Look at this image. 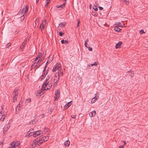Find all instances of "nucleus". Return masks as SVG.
<instances>
[{
    "label": "nucleus",
    "mask_w": 148,
    "mask_h": 148,
    "mask_svg": "<svg viewBox=\"0 0 148 148\" xmlns=\"http://www.w3.org/2000/svg\"><path fill=\"white\" fill-rule=\"evenodd\" d=\"M1 114H2L1 117V121H3L5 117L7 115V110L4 106L1 107Z\"/></svg>",
    "instance_id": "1"
},
{
    "label": "nucleus",
    "mask_w": 148,
    "mask_h": 148,
    "mask_svg": "<svg viewBox=\"0 0 148 148\" xmlns=\"http://www.w3.org/2000/svg\"><path fill=\"white\" fill-rule=\"evenodd\" d=\"M52 79V77L51 75H48L47 76L46 79L44 83L42 84V87L43 88H46V84H45V83H46V82H49L51 81Z\"/></svg>",
    "instance_id": "2"
},
{
    "label": "nucleus",
    "mask_w": 148,
    "mask_h": 148,
    "mask_svg": "<svg viewBox=\"0 0 148 148\" xmlns=\"http://www.w3.org/2000/svg\"><path fill=\"white\" fill-rule=\"evenodd\" d=\"M18 89H15L13 92V95L14 96L13 100V102H14L17 100V99L18 95Z\"/></svg>",
    "instance_id": "3"
},
{
    "label": "nucleus",
    "mask_w": 148,
    "mask_h": 148,
    "mask_svg": "<svg viewBox=\"0 0 148 148\" xmlns=\"http://www.w3.org/2000/svg\"><path fill=\"white\" fill-rule=\"evenodd\" d=\"M60 65V64L57 63L56 65L53 68L52 71L54 72H56L57 71H58V70H60L61 66Z\"/></svg>",
    "instance_id": "4"
},
{
    "label": "nucleus",
    "mask_w": 148,
    "mask_h": 148,
    "mask_svg": "<svg viewBox=\"0 0 148 148\" xmlns=\"http://www.w3.org/2000/svg\"><path fill=\"white\" fill-rule=\"evenodd\" d=\"M46 84V88H43L44 91L48 90L51 88L52 86V84L51 82H46V83L45 84Z\"/></svg>",
    "instance_id": "5"
},
{
    "label": "nucleus",
    "mask_w": 148,
    "mask_h": 148,
    "mask_svg": "<svg viewBox=\"0 0 148 148\" xmlns=\"http://www.w3.org/2000/svg\"><path fill=\"white\" fill-rule=\"evenodd\" d=\"M59 76L57 73H55L54 78V85L55 86L56 85L59 79Z\"/></svg>",
    "instance_id": "6"
},
{
    "label": "nucleus",
    "mask_w": 148,
    "mask_h": 148,
    "mask_svg": "<svg viewBox=\"0 0 148 148\" xmlns=\"http://www.w3.org/2000/svg\"><path fill=\"white\" fill-rule=\"evenodd\" d=\"M47 25V22L46 20H45L42 21V23L40 25V27L42 30L44 29L45 27Z\"/></svg>",
    "instance_id": "7"
},
{
    "label": "nucleus",
    "mask_w": 148,
    "mask_h": 148,
    "mask_svg": "<svg viewBox=\"0 0 148 148\" xmlns=\"http://www.w3.org/2000/svg\"><path fill=\"white\" fill-rule=\"evenodd\" d=\"M42 56V53H39L38 56L36 57V58L35 60H34V64H35V63H37L40 60H38V59L40 58V57Z\"/></svg>",
    "instance_id": "8"
},
{
    "label": "nucleus",
    "mask_w": 148,
    "mask_h": 148,
    "mask_svg": "<svg viewBox=\"0 0 148 148\" xmlns=\"http://www.w3.org/2000/svg\"><path fill=\"white\" fill-rule=\"evenodd\" d=\"M48 69L47 70H44L43 72L42 75V78H41V80H42L45 77V76L48 73Z\"/></svg>",
    "instance_id": "9"
},
{
    "label": "nucleus",
    "mask_w": 148,
    "mask_h": 148,
    "mask_svg": "<svg viewBox=\"0 0 148 148\" xmlns=\"http://www.w3.org/2000/svg\"><path fill=\"white\" fill-rule=\"evenodd\" d=\"M42 132L40 130L34 132L33 134L34 137H36L41 134Z\"/></svg>",
    "instance_id": "10"
},
{
    "label": "nucleus",
    "mask_w": 148,
    "mask_h": 148,
    "mask_svg": "<svg viewBox=\"0 0 148 148\" xmlns=\"http://www.w3.org/2000/svg\"><path fill=\"white\" fill-rule=\"evenodd\" d=\"M55 100H57L60 96V93L59 92L58 90H56V92L55 94Z\"/></svg>",
    "instance_id": "11"
},
{
    "label": "nucleus",
    "mask_w": 148,
    "mask_h": 148,
    "mask_svg": "<svg viewBox=\"0 0 148 148\" xmlns=\"http://www.w3.org/2000/svg\"><path fill=\"white\" fill-rule=\"evenodd\" d=\"M20 144V142L19 141H16L15 142H12V143H11V145H13V146H14L15 147L16 146H18Z\"/></svg>",
    "instance_id": "12"
},
{
    "label": "nucleus",
    "mask_w": 148,
    "mask_h": 148,
    "mask_svg": "<svg viewBox=\"0 0 148 148\" xmlns=\"http://www.w3.org/2000/svg\"><path fill=\"white\" fill-rule=\"evenodd\" d=\"M42 138H43V136L42 135L40 136V137L37 138L34 140L37 143L38 142H39V141L43 140Z\"/></svg>",
    "instance_id": "13"
},
{
    "label": "nucleus",
    "mask_w": 148,
    "mask_h": 148,
    "mask_svg": "<svg viewBox=\"0 0 148 148\" xmlns=\"http://www.w3.org/2000/svg\"><path fill=\"white\" fill-rule=\"evenodd\" d=\"M28 9V7L27 6H24V7L23 8V10L21 11V12L22 11V13L23 12H24V14H25L27 12Z\"/></svg>",
    "instance_id": "14"
},
{
    "label": "nucleus",
    "mask_w": 148,
    "mask_h": 148,
    "mask_svg": "<svg viewBox=\"0 0 148 148\" xmlns=\"http://www.w3.org/2000/svg\"><path fill=\"white\" fill-rule=\"evenodd\" d=\"M56 73H57L58 75L59 76H60V74L62 76L63 75V71L61 67L60 70H58L57 71V72Z\"/></svg>",
    "instance_id": "15"
},
{
    "label": "nucleus",
    "mask_w": 148,
    "mask_h": 148,
    "mask_svg": "<svg viewBox=\"0 0 148 148\" xmlns=\"http://www.w3.org/2000/svg\"><path fill=\"white\" fill-rule=\"evenodd\" d=\"M9 127V126L8 125H6L4 126L3 128L4 133H5V132H6L8 130Z\"/></svg>",
    "instance_id": "16"
},
{
    "label": "nucleus",
    "mask_w": 148,
    "mask_h": 148,
    "mask_svg": "<svg viewBox=\"0 0 148 148\" xmlns=\"http://www.w3.org/2000/svg\"><path fill=\"white\" fill-rule=\"evenodd\" d=\"M37 143L34 140L32 142V143L31 145L30 146V148H33L36 147V146Z\"/></svg>",
    "instance_id": "17"
},
{
    "label": "nucleus",
    "mask_w": 148,
    "mask_h": 148,
    "mask_svg": "<svg viewBox=\"0 0 148 148\" xmlns=\"http://www.w3.org/2000/svg\"><path fill=\"white\" fill-rule=\"evenodd\" d=\"M42 90H44L43 89H42ZM43 91L44 92V91ZM44 93L42 91H41V90H38L37 92V94L38 95H39L40 96H42V95Z\"/></svg>",
    "instance_id": "18"
},
{
    "label": "nucleus",
    "mask_w": 148,
    "mask_h": 148,
    "mask_svg": "<svg viewBox=\"0 0 148 148\" xmlns=\"http://www.w3.org/2000/svg\"><path fill=\"white\" fill-rule=\"evenodd\" d=\"M122 43L121 42H119L118 43L116 44L115 48L117 49L121 47V46L122 45Z\"/></svg>",
    "instance_id": "19"
},
{
    "label": "nucleus",
    "mask_w": 148,
    "mask_h": 148,
    "mask_svg": "<svg viewBox=\"0 0 148 148\" xmlns=\"http://www.w3.org/2000/svg\"><path fill=\"white\" fill-rule=\"evenodd\" d=\"M96 114V112L95 111H93L90 113L89 115L91 117H93L95 116Z\"/></svg>",
    "instance_id": "20"
},
{
    "label": "nucleus",
    "mask_w": 148,
    "mask_h": 148,
    "mask_svg": "<svg viewBox=\"0 0 148 148\" xmlns=\"http://www.w3.org/2000/svg\"><path fill=\"white\" fill-rule=\"evenodd\" d=\"M26 42L27 40H25L22 43V44L21 45L20 47V48L21 49H23V48L26 44Z\"/></svg>",
    "instance_id": "21"
},
{
    "label": "nucleus",
    "mask_w": 148,
    "mask_h": 148,
    "mask_svg": "<svg viewBox=\"0 0 148 148\" xmlns=\"http://www.w3.org/2000/svg\"><path fill=\"white\" fill-rule=\"evenodd\" d=\"M33 132H34L33 129H31L28 132L27 134H28V136L29 137L31 136L32 135L30 134L32 133Z\"/></svg>",
    "instance_id": "22"
},
{
    "label": "nucleus",
    "mask_w": 148,
    "mask_h": 148,
    "mask_svg": "<svg viewBox=\"0 0 148 148\" xmlns=\"http://www.w3.org/2000/svg\"><path fill=\"white\" fill-rule=\"evenodd\" d=\"M121 29L119 28L117 26L114 27V30L118 32H120L121 31Z\"/></svg>",
    "instance_id": "23"
},
{
    "label": "nucleus",
    "mask_w": 148,
    "mask_h": 148,
    "mask_svg": "<svg viewBox=\"0 0 148 148\" xmlns=\"http://www.w3.org/2000/svg\"><path fill=\"white\" fill-rule=\"evenodd\" d=\"M127 72L131 76L132 78L134 76V74L133 71L130 70L128 71Z\"/></svg>",
    "instance_id": "24"
},
{
    "label": "nucleus",
    "mask_w": 148,
    "mask_h": 148,
    "mask_svg": "<svg viewBox=\"0 0 148 148\" xmlns=\"http://www.w3.org/2000/svg\"><path fill=\"white\" fill-rule=\"evenodd\" d=\"M70 142L68 140L66 141L64 143L66 147H68L70 144Z\"/></svg>",
    "instance_id": "25"
},
{
    "label": "nucleus",
    "mask_w": 148,
    "mask_h": 148,
    "mask_svg": "<svg viewBox=\"0 0 148 148\" xmlns=\"http://www.w3.org/2000/svg\"><path fill=\"white\" fill-rule=\"evenodd\" d=\"M49 139V137L48 136H43V138H42L43 142H45L47 141Z\"/></svg>",
    "instance_id": "26"
},
{
    "label": "nucleus",
    "mask_w": 148,
    "mask_h": 148,
    "mask_svg": "<svg viewBox=\"0 0 148 148\" xmlns=\"http://www.w3.org/2000/svg\"><path fill=\"white\" fill-rule=\"evenodd\" d=\"M53 60V58L51 57V56H49L48 58V60L47 61V62H49V63Z\"/></svg>",
    "instance_id": "27"
},
{
    "label": "nucleus",
    "mask_w": 148,
    "mask_h": 148,
    "mask_svg": "<svg viewBox=\"0 0 148 148\" xmlns=\"http://www.w3.org/2000/svg\"><path fill=\"white\" fill-rule=\"evenodd\" d=\"M72 102V101H71L69 102H68V103H67L65 105V106L66 107V108H68L71 105V102Z\"/></svg>",
    "instance_id": "28"
},
{
    "label": "nucleus",
    "mask_w": 148,
    "mask_h": 148,
    "mask_svg": "<svg viewBox=\"0 0 148 148\" xmlns=\"http://www.w3.org/2000/svg\"><path fill=\"white\" fill-rule=\"evenodd\" d=\"M26 114H25V113H23L21 114V116H22V117L23 118V119H24L26 117Z\"/></svg>",
    "instance_id": "29"
},
{
    "label": "nucleus",
    "mask_w": 148,
    "mask_h": 148,
    "mask_svg": "<svg viewBox=\"0 0 148 148\" xmlns=\"http://www.w3.org/2000/svg\"><path fill=\"white\" fill-rule=\"evenodd\" d=\"M65 3H64L62 5H60V7L61 8V9H62L64 7H65ZM60 10H61V9H60Z\"/></svg>",
    "instance_id": "30"
},
{
    "label": "nucleus",
    "mask_w": 148,
    "mask_h": 148,
    "mask_svg": "<svg viewBox=\"0 0 148 148\" xmlns=\"http://www.w3.org/2000/svg\"><path fill=\"white\" fill-rule=\"evenodd\" d=\"M59 25L61 27H64L65 25V24L63 23H62L59 24Z\"/></svg>",
    "instance_id": "31"
},
{
    "label": "nucleus",
    "mask_w": 148,
    "mask_h": 148,
    "mask_svg": "<svg viewBox=\"0 0 148 148\" xmlns=\"http://www.w3.org/2000/svg\"><path fill=\"white\" fill-rule=\"evenodd\" d=\"M96 97V96H95V97L94 98H92V99L91 101V103H94L96 101L95 100H96V99L97 100V98H96L94 100H93V99Z\"/></svg>",
    "instance_id": "32"
},
{
    "label": "nucleus",
    "mask_w": 148,
    "mask_h": 148,
    "mask_svg": "<svg viewBox=\"0 0 148 148\" xmlns=\"http://www.w3.org/2000/svg\"><path fill=\"white\" fill-rule=\"evenodd\" d=\"M36 123V121L34 120H32L31 121L30 123L29 124L30 125L33 124H35Z\"/></svg>",
    "instance_id": "33"
},
{
    "label": "nucleus",
    "mask_w": 148,
    "mask_h": 148,
    "mask_svg": "<svg viewBox=\"0 0 148 148\" xmlns=\"http://www.w3.org/2000/svg\"><path fill=\"white\" fill-rule=\"evenodd\" d=\"M49 130V129L47 127H45V129H44V131L45 132H48Z\"/></svg>",
    "instance_id": "34"
},
{
    "label": "nucleus",
    "mask_w": 148,
    "mask_h": 148,
    "mask_svg": "<svg viewBox=\"0 0 148 148\" xmlns=\"http://www.w3.org/2000/svg\"><path fill=\"white\" fill-rule=\"evenodd\" d=\"M43 140L42 141H39V142H38V143L37 144L38 145H41V144L43 143Z\"/></svg>",
    "instance_id": "35"
},
{
    "label": "nucleus",
    "mask_w": 148,
    "mask_h": 148,
    "mask_svg": "<svg viewBox=\"0 0 148 148\" xmlns=\"http://www.w3.org/2000/svg\"><path fill=\"white\" fill-rule=\"evenodd\" d=\"M93 8L94 10L95 11H97L98 10V8H97L94 5L93 6Z\"/></svg>",
    "instance_id": "36"
},
{
    "label": "nucleus",
    "mask_w": 148,
    "mask_h": 148,
    "mask_svg": "<svg viewBox=\"0 0 148 148\" xmlns=\"http://www.w3.org/2000/svg\"><path fill=\"white\" fill-rule=\"evenodd\" d=\"M118 25L119 26L121 27H123V26L124 25L123 23L121 24V23H119Z\"/></svg>",
    "instance_id": "37"
},
{
    "label": "nucleus",
    "mask_w": 148,
    "mask_h": 148,
    "mask_svg": "<svg viewBox=\"0 0 148 148\" xmlns=\"http://www.w3.org/2000/svg\"><path fill=\"white\" fill-rule=\"evenodd\" d=\"M48 63H49V62H46V65L44 68V70H46V68L47 67V64Z\"/></svg>",
    "instance_id": "38"
},
{
    "label": "nucleus",
    "mask_w": 148,
    "mask_h": 148,
    "mask_svg": "<svg viewBox=\"0 0 148 148\" xmlns=\"http://www.w3.org/2000/svg\"><path fill=\"white\" fill-rule=\"evenodd\" d=\"M78 78L79 79V82H81V80H82V78H81V77H80L79 75L78 76Z\"/></svg>",
    "instance_id": "39"
},
{
    "label": "nucleus",
    "mask_w": 148,
    "mask_h": 148,
    "mask_svg": "<svg viewBox=\"0 0 148 148\" xmlns=\"http://www.w3.org/2000/svg\"><path fill=\"white\" fill-rule=\"evenodd\" d=\"M97 62H95L94 64H91L90 65L91 66H93L95 65H97L98 64Z\"/></svg>",
    "instance_id": "40"
},
{
    "label": "nucleus",
    "mask_w": 148,
    "mask_h": 148,
    "mask_svg": "<svg viewBox=\"0 0 148 148\" xmlns=\"http://www.w3.org/2000/svg\"><path fill=\"white\" fill-rule=\"evenodd\" d=\"M11 44L10 43H8L6 46V48L10 46Z\"/></svg>",
    "instance_id": "41"
},
{
    "label": "nucleus",
    "mask_w": 148,
    "mask_h": 148,
    "mask_svg": "<svg viewBox=\"0 0 148 148\" xmlns=\"http://www.w3.org/2000/svg\"><path fill=\"white\" fill-rule=\"evenodd\" d=\"M31 101V99L30 98H29L28 99L26 100V102L27 103H29Z\"/></svg>",
    "instance_id": "42"
},
{
    "label": "nucleus",
    "mask_w": 148,
    "mask_h": 148,
    "mask_svg": "<svg viewBox=\"0 0 148 148\" xmlns=\"http://www.w3.org/2000/svg\"><path fill=\"white\" fill-rule=\"evenodd\" d=\"M21 19H22V20H21V21H22V20H23V19H24V18H25V17H24V15H23V16H21Z\"/></svg>",
    "instance_id": "43"
},
{
    "label": "nucleus",
    "mask_w": 148,
    "mask_h": 148,
    "mask_svg": "<svg viewBox=\"0 0 148 148\" xmlns=\"http://www.w3.org/2000/svg\"><path fill=\"white\" fill-rule=\"evenodd\" d=\"M63 34H64L62 33L61 32H60L59 33V35L61 36H62Z\"/></svg>",
    "instance_id": "44"
},
{
    "label": "nucleus",
    "mask_w": 148,
    "mask_h": 148,
    "mask_svg": "<svg viewBox=\"0 0 148 148\" xmlns=\"http://www.w3.org/2000/svg\"><path fill=\"white\" fill-rule=\"evenodd\" d=\"M80 21L79 19L77 20V27L79 26V24L80 23Z\"/></svg>",
    "instance_id": "45"
},
{
    "label": "nucleus",
    "mask_w": 148,
    "mask_h": 148,
    "mask_svg": "<svg viewBox=\"0 0 148 148\" xmlns=\"http://www.w3.org/2000/svg\"><path fill=\"white\" fill-rule=\"evenodd\" d=\"M140 32V33L141 34H143V33H145V32H144V31L143 29H142Z\"/></svg>",
    "instance_id": "46"
},
{
    "label": "nucleus",
    "mask_w": 148,
    "mask_h": 148,
    "mask_svg": "<svg viewBox=\"0 0 148 148\" xmlns=\"http://www.w3.org/2000/svg\"><path fill=\"white\" fill-rule=\"evenodd\" d=\"M123 1L125 2V3L126 4H127V3H128V0H123Z\"/></svg>",
    "instance_id": "47"
},
{
    "label": "nucleus",
    "mask_w": 148,
    "mask_h": 148,
    "mask_svg": "<svg viewBox=\"0 0 148 148\" xmlns=\"http://www.w3.org/2000/svg\"><path fill=\"white\" fill-rule=\"evenodd\" d=\"M76 115H72L71 116V117L73 119H75V118H76Z\"/></svg>",
    "instance_id": "48"
},
{
    "label": "nucleus",
    "mask_w": 148,
    "mask_h": 148,
    "mask_svg": "<svg viewBox=\"0 0 148 148\" xmlns=\"http://www.w3.org/2000/svg\"><path fill=\"white\" fill-rule=\"evenodd\" d=\"M88 50L90 51H92V48L90 47H88Z\"/></svg>",
    "instance_id": "49"
},
{
    "label": "nucleus",
    "mask_w": 148,
    "mask_h": 148,
    "mask_svg": "<svg viewBox=\"0 0 148 148\" xmlns=\"http://www.w3.org/2000/svg\"><path fill=\"white\" fill-rule=\"evenodd\" d=\"M84 45L86 47H88L87 46V43L86 42H85Z\"/></svg>",
    "instance_id": "50"
},
{
    "label": "nucleus",
    "mask_w": 148,
    "mask_h": 148,
    "mask_svg": "<svg viewBox=\"0 0 148 148\" xmlns=\"http://www.w3.org/2000/svg\"><path fill=\"white\" fill-rule=\"evenodd\" d=\"M124 145H122L121 146L119 147V148H124Z\"/></svg>",
    "instance_id": "51"
},
{
    "label": "nucleus",
    "mask_w": 148,
    "mask_h": 148,
    "mask_svg": "<svg viewBox=\"0 0 148 148\" xmlns=\"http://www.w3.org/2000/svg\"><path fill=\"white\" fill-rule=\"evenodd\" d=\"M40 66V65L39 66H38L37 64H36V65H35V68L37 69H38V68Z\"/></svg>",
    "instance_id": "52"
},
{
    "label": "nucleus",
    "mask_w": 148,
    "mask_h": 148,
    "mask_svg": "<svg viewBox=\"0 0 148 148\" xmlns=\"http://www.w3.org/2000/svg\"><path fill=\"white\" fill-rule=\"evenodd\" d=\"M61 42L62 44H64V40H61Z\"/></svg>",
    "instance_id": "53"
},
{
    "label": "nucleus",
    "mask_w": 148,
    "mask_h": 148,
    "mask_svg": "<svg viewBox=\"0 0 148 148\" xmlns=\"http://www.w3.org/2000/svg\"><path fill=\"white\" fill-rule=\"evenodd\" d=\"M99 9L100 10H102L103 9V8L99 6Z\"/></svg>",
    "instance_id": "54"
},
{
    "label": "nucleus",
    "mask_w": 148,
    "mask_h": 148,
    "mask_svg": "<svg viewBox=\"0 0 148 148\" xmlns=\"http://www.w3.org/2000/svg\"><path fill=\"white\" fill-rule=\"evenodd\" d=\"M50 0H47V2L46 3V5H48L49 3V1Z\"/></svg>",
    "instance_id": "55"
},
{
    "label": "nucleus",
    "mask_w": 148,
    "mask_h": 148,
    "mask_svg": "<svg viewBox=\"0 0 148 148\" xmlns=\"http://www.w3.org/2000/svg\"><path fill=\"white\" fill-rule=\"evenodd\" d=\"M11 146L9 148H15V147L14 146H13V145H11Z\"/></svg>",
    "instance_id": "56"
},
{
    "label": "nucleus",
    "mask_w": 148,
    "mask_h": 148,
    "mask_svg": "<svg viewBox=\"0 0 148 148\" xmlns=\"http://www.w3.org/2000/svg\"><path fill=\"white\" fill-rule=\"evenodd\" d=\"M106 24V23H103V24H101V26H105V25Z\"/></svg>",
    "instance_id": "57"
},
{
    "label": "nucleus",
    "mask_w": 148,
    "mask_h": 148,
    "mask_svg": "<svg viewBox=\"0 0 148 148\" xmlns=\"http://www.w3.org/2000/svg\"><path fill=\"white\" fill-rule=\"evenodd\" d=\"M22 102L21 101H20L19 102L18 105H21L22 104Z\"/></svg>",
    "instance_id": "58"
},
{
    "label": "nucleus",
    "mask_w": 148,
    "mask_h": 148,
    "mask_svg": "<svg viewBox=\"0 0 148 148\" xmlns=\"http://www.w3.org/2000/svg\"><path fill=\"white\" fill-rule=\"evenodd\" d=\"M41 117L42 118L44 116V114H42L41 115Z\"/></svg>",
    "instance_id": "59"
},
{
    "label": "nucleus",
    "mask_w": 148,
    "mask_h": 148,
    "mask_svg": "<svg viewBox=\"0 0 148 148\" xmlns=\"http://www.w3.org/2000/svg\"><path fill=\"white\" fill-rule=\"evenodd\" d=\"M68 42L69 41L67 40H65V41H64V42H66V43H68Z\"/></svg>",
    "instance_id": "60"
},
{
    "label": "nucleus",
    "mask_w": 148,
    "mask_h": 148,
    "mask_svg": "<svg viewBox=\"0 0 148 148\" xmlns=\"http://www.w3.org/2000/svg\"><path fill=\"white\" fill-rule=\"evenodd\" d=\"M123 142L124 143V145H126V142L125 141H123Z\"/></svg>",
    "instance_id": "61"
},
{
    "label": "nucleus",
    "mask_w": 148,
    "mask_h": 148,
    "mask_svg": "<svg viewBox=\"0 0 148 148\" xmlns=\"http://www.w3.org/2000/svg\"><path fill=\"white\" fill-rule=\"evenodd\" d=\"M88 41V39H86V40L85 41V42L87 43V42Z\"/></svg>",
    "instance_id": "62"
},
{
    "label": "nucleus",
    "mask_w": 148,
    "mask_h": 148,
    "mask_svg": "<svg viewBox=\"0 0 148 148\" xmlns=\"http://www.w3.org/2000/svg\"><path fill=\"white\" fill-rule=\"evenodd\" d=\"M56 6L58 8H60V5L57 6Z\"/></svg>",
    "instance_id": "63"
},
{
    "label": "nucleus",
    "mask_w": 148,
    "mask_h": 148,
    "mask_svg": "<svg viewBox=\"0 0 148 148\" xmlns=\"http://www.w3.org/2000/svg\"><path fill=\"white\" fill-rule=\"evenodd\" d=\"M91 4H90V8H91Z\"/></svg>",
    "instance_id": "64"
}]
</instances>
